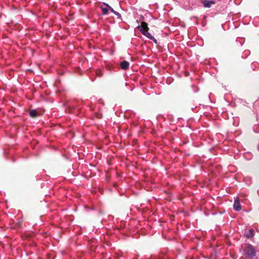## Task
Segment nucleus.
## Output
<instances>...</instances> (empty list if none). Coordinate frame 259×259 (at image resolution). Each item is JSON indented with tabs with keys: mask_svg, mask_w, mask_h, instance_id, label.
<instances>
[{
	"mask_svg": "<svg viewBox=\"0 0 259 259\" xmlns=\"http://www.w3.org/2000/svg\"><path fill=\"white\" fill-rule=\"evenodd\" d=\"M244 255L250 258L254 257L256 254V250L254 246L252 245L247 243L245 244L244 248Z\"/></svg>",
	"mask_w": 259,
	"mask_h": 259,
	"instance_id": "obj_1",
	"label": "nucleus"
},
{
	"mask_svg": "<svg viewBox=\"0 0 259 259\" xmlns=\"http://www.w3.org/2000/svg\"><path fill=\"white\" fill-rule=\"evenodd\" d=\"M233 208L236 211H239L241 209V205L238 198H236L234 200Z\"/></svg>",
	"mask_w": 259,
	"mask_h": 259,
	"instance_id": "obj_2",
	"label": "nucleus"
},
{
	"mask_svg": "<svg viewBox=\"0 0 259 259\" xmlns=\"http://www.w3.org/2000/svg\"><path fill=\"white\" fill-rule=\"evenodd\" d=\"M201 3L203 6L205 8H210L211 5L214 4L215 2L213 1L202 0Z\"/></svg>",
	"mask_w": 259,
	"mask_h": 259,
	"instance_id": "obj_3",
	"label": "nucleus"
},
{
	"mask_svg": "<svg viewBox=\"0 0 259 259\" xmlns=\"http://www.w3.org/2000/svg\"><path fill=\"white\" fill-rule=\"evenodd\" d=\"M120 67L122 69L126 70L129 68L130 63L127 61H123L120 63Z\"/></svg>",
	"mask_w": 259,
	"mask_h": 259,
	"instance_id": "obj_4",
	"label": "nucleus"
},
{
	"mask_svg": "<svg viewBox=\"0 0 259 259\" xmlns=\"http://www.w3.org/2000/svg\"><path fill=\"white\" fill-rule=\"evenodd\" d=\"M144 35H145L150 40H153L156 44H157V40L149 32H145V33H144Z\"/></svg>",
	"mask_w": 259,
	"mask_h": 259,
	"instance_id": "obj_5",
	"label": "nucleus"
},
{
	"mask_svg": "<svg viewBox=\"0 0 259 259\" xmlns=\"http://www.w3.org/2000/svg\"><path fill=\"white\" fill-rule=\"evenodd\" d=\"M254 235V230L252 229L249 230L248 232L245 234V236L247 238H251Z\"/></svg>",
	"mask_w": 259,
	"mask_h": 259,
	"instance_id": "obj_6",
	"label": "nucleus"
},
{
	"mask_svg": "<svg viewBox=\"0 0 259 259\" xmlns=\"http://www.w3.org/2000/svg\"><path fill=\"white\" fill-rule=\"evenodd\" d=\"M29 114L30 115L31 117H35L37 116V112L36 111V110H31L29 112Z\"/></svg>",
	"mask_w": 259,
	"mask_h": 259,
	"instance_id": "obj_7",
	"label": "nucleus"
},
{
	"mask_svg": "<svg viewBox=\"0 0 259 259\" xmlns=\"http://www.w3.org/2000/svg\"><path fill=\"white\" fill-rule=\"evenodd\" d=\"M103 15H107L108 13L109 9L108 7L104 8L102 6L101 7Z\"/></svg>",
	"mask_w": 259,
	"mask_h": 259,
	"instance_id": "obj_8",
	"label": "nucleus"
},
{
	"mask_svg": "<svg viewBox=\"0 0 259 259\" xmlns=\"http://www.w3.org/2000/svg\"><path fill=\"white\" fill-rule=\"evenodd\" d=\"M148 28L146 26V27H143V28L141 29L140 31H141L142 34H144V33H145V32H148Z\"/></svg>",
	"mask_w": 259,
	"mask_h": 259,
	"instance_id": "obj_9",
	"label": "nucleus"
},
{
	"mask_svg": "<svg viewBox=\"0 0 259 259\" xmlns=\"http://www.w3.org/2000/svg\"><path fill=\"white\" fill-rule=\"evenodd\" d=\"M104 4L106 5L107 7L108 8L109 10H110L111 12H112L113 13H115V11L109 5L105 3H104Z\"/></svg>",
	"mask_w": 259,
	"mask_h": 259,
	"instance_id": "obj_10",
	"label": "nucleus"
},
{
	"mask_svg": "<svg viewBox=\"0 0 259 259\" xmlns=\"http://www.w3.org/2000/svg\"><path fill=\"white\" fill-rule=\"evenodd\" d=\"M159 259H168V257L167 255L160 254L159 256Z\"/></svg>",
	"mask_w": 259,
	"mask_h": 259,
	"instance_id": "obj_11",
	"label": "nucleus"
},
{
	"mask_svg": "<svg viewBox=\"0 0 259 259\" xmlns=\"http://www.w3.org/2000/svg\"><path fill=\"white\" fill-rule=\"evenodd\" d=\"M115 15H116L118 18H120L121 19V15L117 12L115 11V13H114Z\"/></svg>",
	"mask_w": 259,
	"mask_h": 259,
	"instance_id": "obj_12",
	"label": "nucleus"
},
{
	"mask_svg": "<svg viewBox=\"0 0 259 259\" xmlns=\"http://www.w3.org/2000/svg\"><path fill=\"white\" fill-rule=\"evenodd\" d=\"M99 75V74H98ZM100 75H102V73L101 72H100Z\"/></svg>",
	"mask_w": 259,
	"mask_h": 259,
	"instance_id": "obj_13",
	"label": "nucleus"
}]
</instances>
